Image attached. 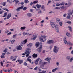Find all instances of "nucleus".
<instances>
[{
  "label": "nucleus",
  "mask_w": 73,
  "mask_h": 73,
  "mask_svg": "<svg viewBox=\"0 0 73 73\" xmlns=\"http://www.w3.org/2000/svg\"><path fill=\"white\" fill-rule=\"evenodd\" d=\"M46 38V36L45 35L43 36H40L39 37L40 40L42 42H44L46 40V39H45Z\"/></svg>",
  "instance_id": "1"
},
{
  "label": "nucleus",
  "mask_w": 73,
  "mask_h": 73,
  "mask_svg": "<svg viewBox=\"0 0 73 73\" xmlns=\"http://www.w3.org/2000/svg\"><path fill=\"white\" fill-rule=\"evenodd\" d=\"M64 42L65 44H67L68 46H71L73 45L70 41L68 42L66 41V37H65L64 38Z\"/></svg>",
  "instance_id": "2"
},
{
  "label": "nucleus",
  "mask_w": 73,
  "mask_h": 73,
  "mask_svg": "<svg viewBox=\"0 0 73 73\" xmlns=\"http://www.w3.org/2000/svg\"><path fill=\"white\" fill-rule=\"evenodd\" d=\"M59 49L58 48H57L56 46H55L54 47L53 51L54 53H57L58 52V49Z\"/></svg>",
  "instance_id": "3"
},
{
  "label": "nucleus",
  "mask_w": 73,
  "mask_h": 73,
  "mask_svg": "<svg viewBox=\"0 0 73 73\" xmlns=\"http://www.w3.org/2000/svg\"><path fill=\"white\" fill-rule=\"evenodd\" d=\"M16 49L17 50H21L22 49V47L19 45L17 47Z\"/></svg>",
  "instance_id": "4"
},
{
  "label": "nucleus",
  "mask_w": 73,
  "mask_h": 73,
  "mask_svg": "<svg viewBox=\"0 0 73 73\" xmlns=\"http://www.w3.org/2000/svg\"><path fill=\"white\" fill-rule=\"evenodd\" d=\"M48 44H53L54 43V41L53 40H50L47 42Z\"/></svg>",
  "instance_id": "5"
},
{
  "label": "nucleus",
  "mask_w": 73,
  "mask_h": 73,
  "mask_svg": "<svg viewBox=\"0 0 73 73\" xmlns=\"http://www.w3.org/2000/svg\"><path fill=\"white\" fill-rule=\"evenodd\" d=\"M46 60L48 61V62H50V60H51V58L50 57H48L47 58H46L45 59Z\"/></svg>",
  "instance_id": "6"
},
{
  "label": "nucleus",
  "mask_w": 73,
  "mask_h": 73,
  "mask_svg": "<svg viewBox=\"0 0 73 73\" xmlns=\"http://www.w3.org/2000/svg\"><path fill=\"white\" fill-rule=\"evenodd\" d=\"M51 25L52 28H54L55 27L56 28V25L53 22H51Z\"/></svg>",
  "instance_id": "7"
},
{
  "label": "nucleus",
  "mask_w": 73,
  "mask_h": 73,
  "mask_svg": "<svg viewBox=\"0 0 73 73\" xmlns=\"http://www.w3.org/2000/svg\"><path fill=\"white\" fill-rule=\"evenodd\" d=\"M55 28L56 29V32H59V30L58 29V25H56Z\"/></svg>",
  "instance_id": "8"
},
{
  "label": "nucleus",
  "mask_w": 73,
  "mask_h": 73,
  "mask_svg": "<svg viewBox=\"0 0 73 73\" xmlns=\"http://www.w3.org/2000/svg\"><path fill=\"white\" fill-rule=\"evenodd\" d=\"M40 45V42H38L36 43L35 44V46L36 48H38Z\"/></svg>",
  "instance_id": "9"
},
{
  "label": "nucleus",
  "mask_w": 73,
  "mask_h": 73,
  "mask_svg": "<svg viewBox=\"0 0 73 73\" xmlns=\"http://www.w3.org/2000/svg\"><path fill=\"white\" fill-rule=\"evenodd\" d=\"M37 54L35 53L33 54L32 55V57L33 58H36V57H37Z\"/></svg>",
  "instance_id": "10"
},
{
  "label": "nucleus",
  "mask_w": 73,
  "mask_h": 73,
  "mask_svg": "<svg viewBox=\"0 0 73 73\" xmlns=\"http://www.w3.org/2000/svg\"><path fill=\"white\" fill-rule=\"evenodd\" d=\"M39 58H38L35 61V63L36 65H38V62L39 61Z\"/></svg>",
  "instance_id": "11"
},
{
  "label": "nucleus",
  "mask_w": 73,
  "mask_h": 73,
  "mask_svg": "<svg viewBox=\"0 0 73 73\" xmlns=\"http://www.w3.org/2000/svg\"><path fill=\"white\" fill-rule=\"evenodd\" d=\"M27 42V39H25L23 41L21 42V43L22 44H25Z\"/></svg>",
  "instance_id": "12"
},
{
  "label": "nucleus",
  "mask_w": 73,
  "mask_h": 73,
  "mask_svg": "<svg viewBox=\"0 0 73 73\" xmlns=\"http://www.w3.org/2000/svg\"><path fill=\"white\" fill-rule=\"evenodd\" d=\"M11 17V13H9L8 14L7 16V19H9Z\"/></svg>",
  "instance_id": "13"
},
{
  "label": "nucleus",
  "mask_w": 73,
  "mask_h": 73,
  "mask_svg": "<svg viewBox=\"0 0 73 73\" xmlns=\"http://www.w3.org/2000/svg\"><path fill=\"white\" fill-rule=\"evenodd\" d=\"M36 7H37V8L38 9L39 8L40 9V8H41V5H39L38 4H37L36 5Z\"/></svg>",
  "instance_id": "14"
},
{
  "label": "nucleus",
  "mask_w": 73,
  "mask_h": 73,
  "mask_svg": "<svg viewBox=\"0 0 73 73\" xmlns=\"http://www.w3.org/2000/svg\"><path fill=\"white\" fill-rule=\"evenodd\" d=\"M14 1L15 2V4L16 5L19 2V1L18 0H14L13 2H14Z\"/></svg>",
  "instance_id": "15"
},
{
  "label": "nucleus",
  "mask_w": 73,
  "mask_h": 73,
  "mask_svg": "<svg viewBox=\"0 0 73 73\" xmlns=\"http://www.w3.org/2000/svg\"><path fill=\"white\" fill-rule=\"evenodd\" d=\"M33 36V37H34V38H33V40H36V38L37 37V35H35Z\"/></svg>",
  "instance_id": "16"
},
{
  "label": "nucleus",
  "mask_w": 73,
  "mask_h": 73,
  "mask_svg": "<svg viewBox=\"0 0 73 73\" xmlns=\"http://www.w3.org/2000/svg\"><path fill=\"white\" fill-rule=\"evenodd\" d=\"M14 57H15V58L13 59L12 60V61H16V58H17V56H15Z\"/></svg>",
  "instance_id": "17"
},
{
  "label": "nucleus",
  "mask_w": 73,
  "mask_h": 73,
  "mask_svg": "<svg viewBox=\"0 0 73 73\" xmlns=\"http://www.w3.org/2000/svg\"><path fill=\"white\" fill-rule=\"evenodd\" d=\"M27 60L28 61H29L30 63H31V62H32V60H31V59L28 58L27 59Z\"/></svg>",
  "instance_id": "18"
},
{
  "label": "nucleus",
  "mask_w": 73,
  "mask_h": 73,
  "mask_svg": "<svg viewBox=\"0 0 73 73\" xmlns=\"http://www.w3.org/2000/svg\"><path fill=\"white\" fill-rule=\"evenodd\" d=\"M47 63L48 62H44L42 64V66H44L45 65H46V64H47Z\"/></svg>",
  "instance_id": "19"
},
{
  "label": "nucleus",
  "mask_w": 73,
  "mask_h": 73,
  "mask_svg": "<svg viewBox=\"0 0 73 73\" xmlns=\"http://www.w3.org/2000/svg\"><path fill=\"white\" fill-rule=\"evenodd\" d=\"M27 15L28 17H31V16H32V14L31 13H28Z\"/></svg>",
  "instance_id": "20"
},
{
  "label": "nucleus",
  "mask_w": 73,
  "mask_h": 73,
  "mask_svg": "<svg viewBox=\"0 0 73 73\" xmlns=\"http://www.w3.org/2000/svg\"><path fill=\"white\" fill-rule=\"evenodd\" d=\"M68 28L69 29V30L70 31V32H72V27L70 26H69L68 27Z\"/></svg>",
  "instance_id": "21"
},
{
  "label": "nucleus",
  "mask_w": 73,
  "mask_h": 73,
  "mask_svg": "<svg viewBox=\"0 0 73 73\" xmlns=\"http://www.w3.org/2000/svg\"><path fill=\"white\" fill-rule=\"evenodd\" d=\"M60 20L59 19L57 18L56 19V23H60Z\"/></svg>",
  "instance_id": "22"
},
{
  "label": "nucleus",
  "mask_w": 73,
  "mask_h": 73,
  "mask_svg": "<svg viewBox=\"0 0 73 73\" xmlns=\"http://www.w3.org/2000/svg\"><path fill=\"white\" fill-rule=\"evenodd\" d=\"M15 42L16 40H13L11 41V44H14V43Z\"/></svg>",
  "instance_id": "23"
},
{
  "label": "nucleus",
  "mask_w": 73,
  "mask_h": 73,
  "mask_svg": "<svg viewBox=\"0 0 73 73\" xmlns=\"http://www.w3.org/2000/svg\"><path fill=\"white\" fill-rule=\"evenodd\" d=\"M66 35L68 37H70V33H66Z\"/></svg>",
  "instance_id": "24"
},
{
  "label": "nucleus",
  "mask_w": 73,
  "mask_h": 73,
  "mask_svg": "<svg viewBox=\"0 0 73 73\" xmlns=\"http://www.w3.org/2000/svg\"><path fill=\"white\" fill-rule=\"evenodd\" d=\"M17 35V34H15L14 35H13L12 37H13V38H16V36Z\"/></svg>",
  "instance_id": "25"
},
{
  "label": "nucleus",
  "mask_w": 73,
  "mask_h": 73,
  "mask_svg": "<svg viewBox=\"0 0 73 73\" xmlns=\"http://www.w3.org/2000/svg\"><path fill=\"white\" fill-rule=\"evenodd\" d=\"M3 10H5V11H6L7 12H9V10L7 9H6L5 8H3Z\"/></svg>",
  "instance_id": "26"
},
{
  "label": "nucleus",
  "mask_w": 73,
  "mask_h": 73,
  "mask_svg": "<svg viewBox=\"0 0 73 73\" xmlns=\"http://www.w3.org/2000/svg\"><path fill=\"white\" fill-rule=\"evenodd\" d=\"M27 46L31 47V46H32V44L31 43H29L27 45Z\"/></svg>",
  "instance_id": "27"
},
{
  "label": "nucleus",
  "mask_w": 73,
  "mask_h": 73,
  "mask_svg": "<svg viewBox=\"0 0 73 73\" xmlns=\"http://www.w3.org/2000/svg\"><path fill=\"white\" fill-rule=\"evenodd\" d=\"M2 5H3V6H5V5H6V2H3L2 4Z\"/></svg>",
  "instance_id": "28"
},
{
  "label": "nucleus",
  "mask_w": 73,
  "mask_h": 73,
  "mask_svg": "<svg viewBox=\"0 0 73 73\" xmlns=\"http://www.w3.org/2000/svg\"><path fill=\"white\" fill-rule=\"evenodd\" d=\"M24 2L25 4H27V3H29V1L28 0H25Z\"/></svg>",
  "instance_id": "29"
},
{
  "label": "nucleus",
  "mask_w": 73,
  "mask_h": 73,
  "mask_svg": "<svg viewBox=\"0 0 73 73\" xmlns=\"http://www.w3.org/2000/svg\"><path fill=\"white\" fill-rule=\"evenodd\" d=\"M57 68H56L54 69H53L52 70V72H55L56 71V70H57Z\"/></svg>",
  "instance_id": "30"
},
{
  "label": "nucleus",
  "mask_w": 73,
  "mask_h": 73,
  "mask_svg": "<svg viewBox=\"0 0 73 73\" xmlns=\"http://www.w3.org/2000/svg\"><path fill=\"white\" fill-rule=\"evenodd\" d=\"M23 62V60H20L19 62V64H21Z\"/></svg>",
  "instance_id": "31"
},
{
  "label": "nucleus",
  "mask_w": 73,
  "mask_h": 73,
  "mask_svg": "<svg viewBox=\"0 0 73 73\" xmlns=\"http://www.w3.org/2000/svg\"><path fill=\"white\" fill-rule=\"evenodd\" d=\"M38 52H39V53H41V49H38H38H37Z\"/></svg>",
  "instance_id": "32"
},
{
  "label": "nucleus",
  "mask_w": 73,
  "mask_h": 73,
  "mask_svg": "<svg viewBox=\"0 0 73 73\" xmlns=\"http://www.w3.org/2000/svg\"><path fill=\"white\" fill-rule=\"evenodd\" d=\"M26 28V27H21V30H23V29H25Z\"/></svg>",
  "instance_id": "33"
},
{
  "label": "nucleus",
  "mask_w": 73,
  "mask_h": 73,
  "mask_svg": "<svg viewBox=\"0 0 73 73\" xmlns=\"http://www.w3.org/2000/svg\"><path fill=\"white\" fill-rule=\"evenodd\" d=\"M23 35H24L25 36V35H29V33H23Z\"/></svg>",
  "instance_id": "34"
},
{
  "label": "nucleus",
  "mask_w": 73,
  "mask_h": 73,
  "mask_svg": "<svg viewBox=\"0 0 73 73\" xmlns=\"http://www.w3.org/2000/svg\"><path fill=\"white\" fill-rule=\"evenodd\" d=\"M7 48H5V50L3 51V52H5V53H6L7 52Z\"/></svg>",
  "instance_id": "35"
},
{
  "label": "nucleus",
  "mask_w": 73,
  "mask_h": 73,
  "mask_svg": "<svg viewBox=\"0 0 73 73\" xmlns=\"http://www.w3.org/2000/svg\"><path fill=\"white\" fill-rule=\"evenodd\" d=\"M24 7V5L21 6V7H19L20 9H23V8Z\"/></svg>",
  "instance_id": "36"
},
{
  "label": "nucleus",
  "mask_w": 73,
  "mask_h": 73,
  "mask_svg": "<svg viewBox=\"0 0 73 73\" xmlns=\"http://www.w3.org/2000/svg\"><path fill=\"white\" fill-rule=\"evenodd\" d=\"M42 45L40 46L38 48V49H42Z\"/></svg>",
  "instance_id": "37"
},
{
  "label": "nucleus",
  "mask_w": 73,
  "mask_h": 73,
  "mask_svg": "<svg viewBox=\"0 0 73 73\" xmlns=\"http://www.w3.org/2000/svg\"><path fill=\"white\" fill-rule=\"evenodd\" d=\"M30 53H31V51L29 52V54H28L26 55V57H29V54H30Z\"/></svg>",
  "instance_id": "38"
},
{
  "label": "nucleus",
  "mask_w": 73,
  "mask_h": 73,
  "mask_svg": "<svg viewBox=\"0 0 73 73\" xmlns=\"http://www.w3.org/2000/svg\"><path fill=\"white\" fill-rule=\"evenodd\" d=\"M7 15V13L5 12L4 13V15L3 16V17H5L6 16V15Z\"/></svg>",
  "instance_id": "39"
},
{
  "label": "nucleus",
  "mask_w": 73,
  "mask_h": 73,
  "mask_svg": "<svg viewBox=\"0 0 73 73\" xmlns=\"http://www.w3.org/2000/svg\"><path fill=\"white\" fill-rule=\"evenodd\" d=\"M59 24L60 26H62V22H59Z\"/></svg>",
  "instance_id": "40"
},
{
  "label": "nucleus",
  "mask_w": 73,
  "mask_h": 73,
  "mask_svg": "<svg viewBox=\"0 0 73 73\" xmlns=\"http://www.w3.org/2000/svg\"><path fill=\"white\" fill-rule=\"evenodd\" d=\"M23 65H25V66H27V63L25 62L24 63Z\"/></svg>",
  "instance_id": "41"
},
{
  "label": "nucleus",
  "mask_w": 73,
  "mask_h": 73,
  "mask_svg": "<svg viewBox=\"0 0 73 73\" xmlns=\"http://www.w3.org/2000/svg\"><path fill=\"white\" fill-rule=\"evenodd\" d=\"M72 14H73V12H71L70 13H69L68 14V15H69V16L70 15H72Z\"/></svg>",
  "instance_id": "42"
},
{
  "label": "nucleus",
  "mask_w": 73,
  "mask_h": 73,
  "mask_svg": "<svg viewBox=\"0 0 73 73\" xmlns=\"http://www.w3.org/2000/svg\"><path fill=\"white\" fill-rule=\"evenodd\" d=\"M67 17L68 19H70V15L67 16Z\"/></svg>",
  "instance_id": "43"
},
{
  "label": "nucleus",
  "mask_w": 73,
  "mask_h": 73,
  "mask_svg": "<svg viewBox=\"0 0 73 73\" xmlns=\"http://www.w3.org/2000/svg\"><path fill=\"white\" fill-rule=\"evenodd\" d=\"M65 4V2H63L60 3V5H63Z\"/></svg>",
  "instance_id": "44"
},
{
  "label": "nucleus",
  "mask_w": 73,
  "mask_h": 73,
  "mask_svg": "<svg viewBox=\"0 0 73 73\" xmlns=\"http://www.w3.org/2000/svg\"><path fill=\"white\" fill-rule=\"evenodd\" d=\"M32 7H33V8H35V9H36V8H37V7H36L34 5H33Z\"/></svg>",
  "instance_id": "45"
},
{
  "label": "nucleus",
  "mask_w": 73,
  "mask_h": 73,
  "mask_svg": "<svg viewBox=\"0 0 73 73\" xmlns=\"http://www.w3.org/2000/svg\"><path fill=\"white\" fill-rule=\"evenodd\" d=\"M14 58V57H13V56H11V57H10V60H13V58Z\"/></svg>",
  "instance_id": "46"
},
{
  "label": "nucleus",
  "mask_w": 73,
  "mask_h": 73,
  "mask_svg": "<svg viewBox=\"0 0 73 73\" xmlns=\"http://www.w3.org/2000/svg\"><path fill=\"white\" fill-rule=\"evenodd\" d=\"M11 34H12V33L10 32L7 34V35L9 36V35H11Z\"/></svg>",
  "instance_id": "47"
},
{
  "label": "nucleus",
  "mask_w": 73,
  "mask_h": 73,
  "mask_svg": "<svg viewBox=\"0 0 73 73\" xmlns=\"http://www.w3.org/2000/svg\"><path fill=\"white\" fill-rule=\"evenodd\" d=\"M38 68V67L36 66L35 68H34V70H36L37 69V68Z\"/></svg>",
  "instance_id": "48"
},
{
  "label": "nucleus",
  "mask_w": 73,
  "mask_h": 73,
  "mask_svg": "<svg viewBox=\"0 0 73 73\" xmlns=\"http://www.w3.org/2000/svg\"><path fill=\"white\" fill-rule=\"evenodd\" d=\"M28 54L29 53V51H26L25 52V54Z\"/></svg>",
  "instance_id": "49"
},
{
  "label": "nucleus",
  "mask_w": 73,
  "mask_h": 73,
  "mask_svg": "<svg viewBox=\"0 0 73 73\" xmlns=\"http://www.w3.org/2000/svg\"><path fill=\"white\" fill-rule=\"evenodd\" d=\"M60 8L61 9H65V7L64 6H62Z\"/></svg>",
  "instance_id": "50"
},
{
  "label": "nucleus",
  "mask_w": 73,
  "mask_h": 73,
  "mask_svg": "<svg viewBox=\"0 0 73 73\" xmlns=\"http://www.w3.org/2000/svg\"><path fill=\"white\" fill-rule=\"evenodd\" d=\"M27 9V7H24L23 8V10H24V11H26V9Z\"/></svg>",
  "instance_id": "51"
},
{
  "label": "nucleus",
  "mask_w": 73,
  "mask_h": 73,
  "mask_svg": "<svg viewBox=\"0 0 73 73\" xmlns=\"http://www.w3.org/2000/svg\"><path fill=\"white\" fill-rule=\"evenodd\" d=\"M17 11H20V8L19 7L17 9H16Z\"/></svg>",
  "instance_id": "52"
},
{
  "label": "nucleus",
  "mask_w": 73,
  "mask_h": 73,
  "mask_svg": "<svg viewBox=\"0 0 73 73\" xmlns=\"http://www.w3.org/2000/svg\"><path fill=\"white\" fill-rule=\"evenodd\" d=\"M1 58H5V56H3V55L1 56Z\"/></svg>",
  "instance_id": "53"
},
{
  "label": "nucleus",
  "mask_w": 73,
  "mask_h": 73,
  "mask_svg": "<svg viewBox=\"0 0 73 73\" xmlns=\"http://www.w3.org/2000/svg\"><path fill=\"white\" fill-rule=\"evenodd\" d=\"M44 8H45V7H44V5H42L41 7V9H44Z\"/></svg>",
  "instance_id": "54"
},
{
  "label": "nucleus",
  "mask_w": 73,
  "mask_h": 73,
  "mask_svg": "<svg viewBox=\"0 0 73 73\" xmlns=\"http://www.w3.org/2000/svg\"><path fill=\"white\" fill-rule=\"evenodd\" d=\"M73 60V57L71 58L70 60V62H72V61Z\"/></svg>",
  "instance_id": "55"
},
{
  "label": "nucleus",
  "mask_w": 73,
  "mask_h": 73,
  "mask_svg": "<svg viewBox=\"0 0 73 73\" xmlns=\"http://www.w3.org/2000/svg\"><path fill=\"white\" fill-rule=\"evenodd\" d=\"M54 8L55 9H60V8L59 7H56Z\"/></svg>",
  "instance_id": "56"
},
{
  "label": "nucleus",
  "mask_w": 73,
  "mask_h": 73,
  "mask_svg": "<svg viewBox=\"0 0 73 73\" xmlns=\"http://www.w3.org/2000/svg\"><path fill=\"white\" fill-rule=\"evenodd\" d=\"M41 63H42V60L41 59H40V62L39 63V64H41Z\"/></svg>",
  "instance_id": "57"
},
{
  "label": "nucleus",
  "mask_w": 73,
  "mask_h": 73,
  "mask_svg": "<svg viewBox=\"0 0 73 73\" xmlns=\"http://www.w3.org/2000/svg\"><path fill=\"white\" fill-rule=\"evenodd\" d=\"M70 56H68L66 57L67 59H68V60H69L70 59Z\"/></svg>",
  "instance_id": "58"
},
{
  "label": "nucleus",
  "mask_w": 73,
  "mask_h": 73,
  "mask_svg": "<svg viewBox=\"0 0 73 73\" xmlns=\"http://www.w3.org/2000/svg\"><path fill=\"white\" fill-rule=\"evenodd\" d=\"M66 23H68V24H71V22L70 21H67L66 22Z\"/></svg>",
  "instance_id": "59"
},
{
  "label": "nucleus",
  "mask_w": 73,
  "mask_h": 73,
  "mask_svg": "<svg viewBox=\"0 0 73 73\" xmlns=\"http://www.w3.org/2000/svg\"><path fill=\"white\" fill-rule=\"evenodd\" d=\"M38 3V1H34L33 2V4H36Z\"/></svg>",
  "instance_id": "60"
},
{
  "label": "nucleus",
  "mask_w": 73,
  "mask_h": 73,
  "mask_svg": "<svg viewBox=\"0 0 73 73\" xmlns=\"http://www.w3.org/2000/svg\"><path fill=\"white\" fill-rule=\"evenodd\" d=\"M3 11H0V15L2 14V13H3Z\"/></svg>",
  "instance_id": "61"
},
{
  "label": "nucleus",
  "mask_w": 73,
  "mask_h": 73,
  "mask_svg": "<svg viewBox=\"0 0 73 73\" xmlns=\"http://www.w3.org/2000/svg\"><path fill=\"white\" fill-rule=\"evenodd\" d=\"M3 70L5 72H8V70Z\"/></svg>",
  "instance_id": "62"
},
{
  "label": "nucleus",
  "mask_w": 73,
  "mask_h": 73,
  "mask_svg": "<svg viewBox=\"0 0 73 73\" xmlns=\"http://www.w3.org/2000/svg\"><path fill=\"white\" fill-rule=\"evenodd\" d=\"M66 15H67L66 14V13L64 14L63 15V17H66Z\"/></svg>",
  "instance_id": "63"
},
{
  "label": "nucleus",
  "mask_w": 73,
  "mask_h": 73,
  "mask_svg": "<svg viewBox=\"0 0 73 73\" xmlns=\"http://www.w3.org/2000/svg\"><path fill=\"white\" fill-rule=\"evenodd\" d=\"M46 72V71H42V73H45Z\"/></svg>",
  "instance_id": "64"
}]
</instances>
